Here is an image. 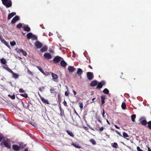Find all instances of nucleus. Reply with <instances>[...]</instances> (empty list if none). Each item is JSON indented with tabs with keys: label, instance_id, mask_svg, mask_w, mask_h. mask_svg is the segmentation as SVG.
<instances>
[{
	"label": "nucleus",
	"instance_id": "7",
	"mask_svg": "<svg viewBox=\"0 0 151 151\" xmlns=\"http://www.w3.org/2000/svg\"><path fill=\"white\" fill-rule=\"evenodd\" d=\"M52 76V80L56 82L57 81L56 80L58 78V76L56 74L53 73H51Z\"/></svg>",
	"mask_w": 151,
	"mask_h": 151
},
{
	"label": "nucleus",
	"instance_id": "61",
	"mask_svg": "<svg viewBox=\"0 0 151 151\" xmlns=\"http://www.w3.org/2000/svg\"><path fill=\"white\" fill-rule=\"evenodd\" d=\"M96 99L95 98H93L92 99V102L91 103H92V102H94V101H93L95 99Z\"/></svg>",
	"mask_w": 151,
	"mask_h": 151
},
{
	"label": "nucleus",
	"instance_id": "1",
	"mask_svg": "<svg viewBox=\"0 0 151 151\" xmlns=\"http://www.w3.org/2000/svg\"><path fill=\"white\" fill-rule=\"evenodd\" d=\"M3 4L6 7H10L12 4V2L11 0H1Z\"/></svg>",
	"mask_w": 151,
	"mask_h": 151
},
{
	"label": "nucleus",
	"instance_id": "54",
	"mask_svg": "<svg viewBox=\"0 0 151 151\" xmlns=\"http://www.w3.org/2000/svg\"><path fill=\"white\" fill-rule=\"evenodd\" d=\"M69 93L67 91H65V95L66 96H68L69 95Z\"/></svg>",
	"mask_w": 151,
	"mask_h": 151
},
{
	"label": "nucleus",
	"instance_id": "8",
	"mask_svg": "<svg viewBox=\"0 0 151 151\" xmlns=\"http://www.w3.org/2000/svg\"><path fill=\"white\" fill-rule=\"evenodd\" d=\"M38 95H39V96H40V99L44 103L49 104V103L48 102V101L47 99H45L43 98L40 95L39 93H38Z\"/></svg>",
	"mask_w": 151,
	"mask_h": 151
},
{
	"label": "nucleus",
	"instance_id": "27",
	"mask_svg": "<svg viewBox=\"0 0 151 151\" xmlns=\"http://www.w3.org/2000/svg\"><path fill=\"white\" fill-rule=\"evenodd\" d=\"M122 108V109L124 110L126 108V105L125 103L123 102L122 103L121 105Z\"/></svg>",
	"mask_w": 151,
	"mask_h": 151
},
{
	"label": "nucleus",
	"instance_id": "13",
	"mask_svg": "<svg viewBox=\"0 0 151 151\" xmlns=\"http://www.w3.org/2000/svg\"><path fill=\"white\" fill-rule=\"evenodd\" d=\"M60 64L61 66L63 67H65L67 65V63L63 60L60 61Z\"/></svg>",
	"mask_w": 151,
	"mask_h": 151
},
{
	"label": "nucleus",
	"instance_id": "49",
	"mask_svg": "<svg viewBox=\"0 0 151 151\" xmlns=\"http://www.w3.org/2000/svg\"><path fill=\"white\" fill-rule=\"evenodd\" d=\"M31 124L32 126L35 127H37V123H30Z\"/></svg>",
	"mask_w": 151,
	"mask_h": 151
},
{
	"label": "nucleus",
	"instance_id": "28",
	"mask_svg": "<svg viewBox=\"0 0 151 151\" xmlns=\"http://www.w3.org/2000/svg\"><path fill=\"white\" fill-rule=\"evenodd\" d=\"M60 111V116L62 117L63 116V115L64 114V112L63 110L62 109L61 107V106H60L59 107Z\"/></svg>",
	"mask_w": 151,
	"mask_h": 151
},
{
	"label": "nucleus",
	"instance_id": "59",
	"mask_svg": "<svg viewBox=\"0 0 151 151\" xmlns=\"http://www.w3.org/2000/svg\"><path fill=\"white\" fill-rule=\"evenodd\" d=\"M83 127L86 130H87L88 129V128L87 127H85V126H83Z\"/></svg>",
	"mask_w": 151,
	"mask_h": 151
},
{
	"label": "nucleus",
	"instance_id": "12",
	"mask_svg": "<svg viewBox=\"0 0 151 151\" xmlns=\"http://www.w3.org/2000/svg\"><path fill=\"white\" fill-rule=\"evenodd\" d=\"M16 15V13L14 12H13L8 14L7 19L8 20L10 19L11 18L13 17L14 16Z\"/></svg>",
	"mask_w": 151,
	"mask_h": 151
},
{
	"label": "nucleus",
	"instance_id": "26",
	"mask_svg": "<svg viewBox=\"0 0 151 151\" xmlns=\"http://www.w3.org/2000/svg\"><path fill=\"white\" fill-rule=\"evenodd\" d=\"M1 63L4 65H5L6 63V60L4 58H2L1 59Z\"/></svg>",
	"mask_w": 151,
	"mask_h": 151
},
{
	"label": "nucleus",
	"instance_id": "44",
	"mask_svg": "<svg viewBox=\"0 0 151 151\" xmlns=\"http://www.w3.org/2000/svg\"><path fill=\"white\" fill-rule=\"evenodd\" d=\"M90 141L94 145H95L96 144L95 141L93 139H90Z\"/></svg>",
	"mask_w": 151,
	"mask_h": 151
},
{
	"label": "nucleus",
	"instance_id": "4",
	"mask_svg": "<svg viewBox=\"0 0 151 151\" xmlns=\"http://www.w3.org/2000/svg\"><path fill=\"white\" fill-rule=\"evenodd\" d=\"M35 46L38 48H40L42 46V44L38 41H36L35 43Z\"/></svg>",
	"mask_w": 151,
	"mask_h": 151
},
{
	"label": "nucleus",
	"instance_id": "34",
	"mask_svg": "<svg viewBox=\"0 0 151 151\" xmlns=\"http://www.w3.org/2000/svg\"><path fill=\"white\" fill-rule=\"evenodd\" d=\"M20 95L21 96L25 97V98H27L28 97L27 94L26 93H25L24 94H20Z\"/></svg>",
	"mask_w": 151,
	"mask_h": 151
},
{
	"label": "nucleus",
	"instance_id": "60",
	"mask_svg": "<svg viewBox=\"0 0 151 151\" xmlns=\"http://www.w3.org/2000/svg\"><path fill=\"white\" fill-rule=\"evenodd\" d=\"M73 93H74V95H75L76 94V92L74 91H73Z\"/></svg>",
	"mask_w": 151,
	"mask_h": 151
},
{
	"label": "nucleus",
	"instance_id": "22",
	"mask_svg": "<svg viewBox=\"0 0 151 151\" xmlns=\"http://www.w3.org/2000/svg\"><path fill=\"white\" fill-rule=\"evenodd\" d=\"M12 77L15 78L17 79L18 78L19 75L18 74H17L14 73V72L12 73Z\"/></svg>",
	"mask_w": 151,
	"mask_h": 151
},
{
	"label": "nucleus",
	"instance_id": "39",
	"mask_svg": "<svg viewBox=\"0 0 151 151\" xmlns=\"http://www.w3.org/2000/svg\"><path fill=\"white\" fill-rule=\"evenodd\" d=\"M51 73L50 72L49 73V72H45L44 71V73H43V74L44 75L47 76H48V75H50Z\"/></svg>",
	"mask_w": 151,
	"mask_h": 151
},
{
	"label": "nucleus",
	"instance_id": "35",
	"mask_svg": "<svg viewBox=\"0 0 151 151\" xmlns=\"http://www.w3.org/2000/svg\"><path fill=\"white\" fill-rule=\"evenodd\" d=\"M123 137L125 138H126V137H129L128 134L125 132H123Z\"/></svg>",
	"mask_w": 151,
	"mask_h": 151
},
{
	"label": "nucleus",
	"instance_id": "41",
	"mask_svg": "<svg viewBox=\"0 0 151 151\" xmlns=\"http://www.w3.org/2000/svg\"><path fill=\"white\" fill-rule=\"evenodd\" d=\"M79 107L81 108V110H82L83 108V104L82 102L79 103Z\"/></svg>",
	"mask_w": 151,
	"mask_h": 151
},
{
	"label": "nucleus",
	"instance_id": "2",
	"mask_svg": "<svg viewBox=\"0 0 151 151\" xmlns=\"http://www.w3.org/2000/svg\"><path fill=\"white\" fill-rule=\"evenodd\" d=\"M61 59H63V58L60 56H56L53 59V60L54 63L55 64L58 63Z\"/></svg>",
	"mask_w": 151,
	"mask_h": 151
},
{
	"label": "nucleus",
	"instance_id": "37",
	"mask_svg": "<svg viewBox=\"0 0 151 151\" xmlns=\"http://www.w3.org/2000/svg\"><path fill=\"white\" fill-rule=\"evenodd\" d=\"M8 96L9 97L12 99H15V96L14 94H13V95L12 96L9 94L8 95Z\"/></svg>",
	"mask_w": 151,
	"mask_h": 151
},
{
	"label": "nucleus",
	"instance_id": "20",
	"mask_svg": "<svg viewBox=\"0 0 151 151\" xmlns=\"http://www.w3.org/2000/svg\"><path fill=\"white\" fill-rule=\"evenodd\" d=\"M142 124L146 127H148L151 130V123H142Z\"/></svg>",
	"mask_w": 151,
	"mask_h": 151
},
{
	"label": "nucleus",
	"instance_id": "19",
	"mask_svg": "<svg viewBox=\"0 0 151 151\" xmlns=\"http://www.w3.org/2000/svg\"><path fill=\"white\" fill-rule=\"evenodd\" d=\"M18 52L19 53L22 52L23 54V55L25 56H26L27 55V52L24 51V50L22 49H19V51H18Z\"/></svg>",
	"mask_w": 151,
	"mask_h": 151
},
{
	"label": "nucleus",
	"instance_id": "43",
	"mask_svg": "<svg viewBox=\"0 0 151 151\" xmlns=\"http://www.w3.org/2000/svg\"><path fill=\"white\" fill-rule=\"evenodd\" d=\"M117 144L116 143L114 142V144L112 146V147L115 148H117Z\"/></svg>",
	"mask_w": 151,
	"mask_h": 151
},
{
	"label": "nucleus",
	"instance_id": "58",
	"mask_svg": "<svg viewBox=\"0 0 151 151\" xmlns=\"http://www.w3.org/2000/svg\"><path fill=\"white\" fill-rule=\"evenodd\" d=\"M147 147L148 148V151H151V149H150V148H149V147L148 146H147Z\"/></svg>",
	"mask_w": 151,
	"mask_h": 151
},
{
	"label": "nucleus",
	"instance_id": "64",
	"mask_svg": "<svg viewBox=\"0 0 151 151\" xmlns=\"http://www.w3.org/2000/svg\"><path fill=\"white\" fill-rule=\"evenodd\" d=\"M28 149L27 148H26L25 149V151H28Z\"/></svg>",
	"mask_w": 151,
	"mask_h": 151
},
{
	"label": "nucleus",
	"instance_id": "33",
	"mask_svg": "<svg viewBox=\"0 0 151 151\" xmlns=\"http://www.w3.org/2000/svg\"><path fill=\"white\" fill-rule=\"evenodd\" d=\"M32 40H36L37 39V37L35 35H33L32 37L31 38Z\"/></svg>",
	"mask_w": 151,
	"mask_h": 151
},
{
	"label": "nucleus",
	"instance_id": "5",
	"mask_svg": "<svg viewBox=\"0 0 151 151\" xmlns=\"http://www.w3.org/2000/svg\"><path fill=\"white\" fill-rule=\"evenodd\" d=\"M140 123H151V121L147 122L146 120V118L145 117H142L139 119V120Z\"/></svg>",
	"mask_w": 151,
	"mask_h": 151
},
{
	"label": "nucleus",
	"instance_id": "36",
	"mask_svg": "<svg viewBox=\"0 0 151 151\" xmlns=\"http://www.w3.org/2000/svg\"><path fill=\"white\" fill-rule=\"evenodd\" d=\"M67 132L70 136L71 137L73 136V134L71 131H69V130H67Z\"/></svg>",
	"mask_w": 151,
	"mask_h": 151
},
{
	"label": "nucleus",
	"instance_id": "38",
	"mask_svg": "<svg viewBox=\"0 0 151 151\" xmlns=\"http://www.w3.org/2000/svg\"><path fill=\"white\" fill-rule=\"evenodd\" d=\"M71 145H73V146H74V147H76L77 148H81V147L80 146H78V144H75L73 143V144H72Z\"/></svg>",
	"mask_w": 151,
	"mask_h": 151
},
{
	"label": "nucleus",
	"instance_id": "23",
	"mask_svg": "<svg viewBox=\"0 0 151 151\" xmlns=\"http://www.w3.org/2000/svg\"><path fill=\"white\" fill-rule=\"evenodd\" d=\"M33 35L32 34V33H31V32L29 33L27 35V38L28 39H30L32 37Z\"/></svg>",
	"mask_w": 151,
	"mask_h": 151
},
{
	"label": "nucleus",
	"instance_id": "42",
	"mask_svg": "<svg viewBox=\"0 0 151 151\" xmlns=\"http://www.w3.org/2000/svg\"><path fill=\"white\" fill-rule=\"evenodd\" d=\"M22 27V24L21 23L18 24L17 26V28H21Z\"/></svg>",
	"mask_w": 151,
	"mask_h": 151
},
{
	"label": "nucleus",
	"instance_id": "24",
	"mask_svg": "<svg viewBox=\"0 0 151 151\" xmlns=\"http://www.w3.org/2000/svg\"><path fill=\"white\" fill-rule=\"evenodd\" d=\"M55 89L54 88H51L50 89V92L52 94H57V93L55 91Z\"/></svg>",
	"mask_w": 151,
	"mask_h": 151
},
{
	"label": "nucleus",
	"instance_id": "45",
	"mask_svg": "<svg viewBox=\"0 0 151 151\" xmlns=\"http://www.w3.org/2000/svg\"><path fill=\"white\" fill-rule=\"evenodd\" d=\"M27 72L29 74H30V75H31L32 76L33 75V74L32 73V72H31L29 69H27Z\"/></svg>",
	"mask_w": 151,
	"mask_h": 151
},
{
	"label": "nucleus",
	"instance_id": "50",
	"mask_svg": "<svg viewBox=\"0 0 151 151\" xmlns=\"http://www.w3.org/2000/svg\"><path fill=\"white\" fill-rule=\"evenodd\" d=\"M3 43H4L7 47H9V45L8 44V43L6 41H5Z\"/></svg>",
	"mask_w": 151,
	"mask_h": 151
},
{
	"label": "nucleus",
	"instance_id": "18",
	"mask_svg": "<svg viewBox=\"0 0 151 151\" xmlns=\"http://www.w3.org/2000/svg\"><path fill=\"white\" fill-rule=\"evenodd\" d=\"M23 29L24 31L27 32H29L31 30L30 28L28 25L24 26L23 27Z\"/></svg>",
	"mask_w": 151,
	"mask_h": 151
},
{
	"label": "nucleus",
	"instance_id": "62",
	"mask_svg": "<svg viewBox=\"0 0 151 151\" xmlns=\"http://www.w3.org/2000/svg\"><path fill=\"white\" fill-rule=\"evenodd\" d=\"M88 67L90 68V69H92V67L90 65H89V66H88Z\"/></svg>",
	"mask_w": 151,
	"mask_h": 151
},
{
	"label": "nucleus",
	"instance_id": "46",
	"mask_svg": "<svg viewBox=\"0 0 151 151\" xmlns=\"http://www.w3.org/2000/svg\"><path fill=\"white\" fill-rule=\"evenodd\" d=\"M100 83H101L102 86L103 85H105L106 84L105 82L104 81H101L100 82Z\"/></svg>",
	"mask_w": 151,
	"mask_h": 151
},
{
	"label": "nucleus",
	"instance_id": "32",
	"mask_svg": "<svg viewBox=\"0 0 151 151\" xmlns=\"http://www.w3.org/2000/svg\"><path fill=\"white\" fill-rule=\"evenodd\" d=\"M5 68V69L7 70L9 72H10L11 73H12L13 72L10 69L9 67H4V68Z\"/></svg>",
	"mask_w": 151,
	"mask_h": 151
},
{
	"label": "nucleus",
	"instance_id": "30",
	"mask_svg": "<svg viewBox=\"0 0 151 151\" xmlns=\"http://www.w3.org/2000/svg\"><path fill=\"white\" fill-rule=\"evenodd\" d=\"M102 86L101 83L99 82L98 83L96 88L100 89L102 88Z\"/></svg>",
	"mask_w": 151,
	"mask_h": 151
},
{
	"label": "nucleus",
	"instance_id": "11",
	"mask_svg": "<svg viewBox=\"0 0 151 151\" xmlns=\"http://www.w3.org/2000/svg\"><path fill=\"white\" fill-rule=\"evenodd\" d=\"M13 149L16 151H19L20 150V147L16 145H13L12 146Z\"/></svg>",
	"mask_w": 151,
	"mask_h": 151
},
{
	"label": "nucleus",
	"instance_id": "56",
	"mask_svg": "<svg viewBox=\"0 0 151 151\" xmlns=\"http://www.w3.org/2000/svg\"><path fill=\"white\" fill-rule=\"evenodd\" d=\"M104 129V128L103 127H101L99 129V130H100L101 131H102V130H103Z\"/></svg>",
	"mask_w": 151,
	"mask_h": 151
},
{
	"label": "nucleus",
	"instance_id": "52",
	"mask_svg": "<svg viewBox=\"0 0 151 151\" xmlns=\"http://www.w3.org/2000/svg\"><path fill=\"white\" fill-rule=\"evenodd\" d=\"M137 149L138 151H143L142 150H141L140 149V147L139 146L137 147Z\"/></svg>",
	"mask_w": 151,
	"mask_h": 151
},
{
	"label": "nucleus",
	"instance_id": "17",
	"mask_svg": "<svg viewBox=\"0 0 151 151\" xmlns=\"http://www.w3.org/2000/svg\"><path fill=\"white\" fill-rule=\"evenodd\" d=\"M48 49V47L47 46H44L40 49V51L42 52H44L46 51Z\"/></svg>",
	"mask_w": 151,
	"mask_h": 151
},
{
	"label": "nucleus",
	"instance_id": "63",
	"mask_svg": "<svg viewBox=\"0 0 151 151\" xmlns=\"http://www.w3.org/2000/svg\"><path fill=\"white\" fill-rule=\"evenodd\" d=\"M39 90L40 91H41V92L42 91V90L41 88H39Z\"/></svg>",
	"mask_w": 151,
	"mask_h": 151
},
{
	"label": "nucleus",
	"instance_id": "53",
	"mask_svg": "<svg viewBox=\"0 0 151 151\" xmlns=\"http://www.w3.org/2000/svg\"><path fill=\"white\" fill-rule=\"evenodd\" d=\"M63 104L65 106H67V102L65 100L63 102Z\"/></svg>",
	"mask_w": 151,
	"mask_h": 151
},
{
	"label": "nucleus",
	"instance_id": "29",
	"mask_svg": "<svg viewBox=\"0 0 151 151\" xmlns=\"http://www.w3.org/2000/svg\"><path fill=\"white\" fill-rule=\"evenodd\" d=\"M36 67L42 73H44V71L40 66H37Z\"/></svg>",
	"mask_w": 151,
	"mask_h": 151
},
{
	"label": "nucleus",
	"instance_id": "48",
	"mask_svg": "<svg viewBox=\"0 0 151 151\" xmlns=\"http://www.w3.org/2000/svg\"><path fill=\"white\" fill-rule=\"evenodd\" d=\"M3 135L2 134L0 133V141H1L3 138Z\"/></svg>",
	"mask_w": 151,
	"mask_h": 151
},
{
	"label": "nucleus",
	"instance_id": "3",
	"mask_svg": "<svg viewBox=\"0 0 151 151\" xmlns=\"http://www.w3.org/2000/svg\"><path fill=\"white\" fill-rule=\"evenodd\" d=\"M88 79L90 80H91L93 78V73L91 72H88L86 73Z\"/></svg>",
	"mask_w": 151,
	"mask_h": 151
},
{
	"label": "nucleus",
	"instance_id": "55",
	"mask_svg": "<svg viewBox=\"0 0 151 151\" xmlns=\"http://www.w3.org/2000/svg\"><path fill=\"white\" fill-rule=\"evenodd\" d=\"M103 111L102 113V115L104 117V115L105 114V111H104V109H103Z\"/></svg>",
	"mask_w": 151,
	"mask_h": 151
},
{
	"label": "nucleus",
	"instance_id": "16",
	"mask_svg": "<svg viewBox=\"0 0 151 151\" xmlns=\"http://www.w3.org/2000/svg\"><path fill=\"white\" fill-rule=\"evenodd\" d=\"M76 69L72 66H69L68 68V70L70 72H73Z\"/></svg>",
	"mask_w": 151,
	"mask_h": 151
},
{
	"label": "nucleus",
	"instance_id": "40",
	"mask_svg": "<svg viewBox=\"0 0 151 151\" xmlns=\"http://www.w3.org/2000/svg\"><path fill=\"white\" fill-rule=\"evenodd\" d=\"M10 43L11 46H14L16 45V43L15 41H13L12 42H10Z\"/></svg>",
	"mask_w": 151,
	"mask_h": 151
},
{
	"label": "nucleus",
	"instance_id": "57",
	"mask_svg": "<svg viewBox=\"0 0 151 151\" xmlns=\"http://www.w3.org/2000/svg\"><path fill=\"white\" fill-rule=\"evenodd\" d=\"M116 132H117V133L119 134L120 136H122V135H121L120 133L116 131Z\"/></svg>",
	"mask_w": 151,
	"mask_h": 151
},
{
	"label": "nucleus",
	"instance_id": "47",
	"mask_svg": "<svg viewBox=\"0 0 151 151\" xmlns=\"http://www.w3.org/2000/svg\"><path fill=\"white\" fill-rule=\"evenodd\" d=\"M0 39L1 40V41L2 42L4 43V42L6 41V40L3 38L1 37H0Z\"/></svg>",
	"mask_w": 151,
	"mask_h": 151
},
{
	"label": "nucleus",
	"instance_id": "9",
	"mask_svg": "<svg viewBox=\"0 0 151 151\" xmlns=\"http://www.w3.org/2000/svg\"><path fill=\"white\" fill-rule=\"evenodd\" d=\"M19 20V18L18 16H16L13 18L12 19L11 21V23L12 24L15 23L16 22Z\"/></svg>",
	"mask_w": 151,
	"mask_h": 151
},
{
	"label": "nucleus",
	"instance_id": "6",
	"mask_svg": "<svg viewBox=\"0 0 151 151\" xmlns=\"http://www.w3.org/2000/svg\"><path fill=\"white\" fill-rule=\"evenodd\" d=\"M44 57L45 59H50L52 58V56L49 53H46L44 54Z\"/></svg>",
	"mask_w": 151,
	"mask_h": 151
},
{
	"label": "nucleus",
	"instance_id": "31",
	"mask_svg": "<svg viewBox=\"0 0 151 151\" xmlns=\"http://www.w3.org/2000/svg\"><path fill=\"white\" fill-rule=\"evenodd\" d=\"M136 115L133 114L131 116V119L133 122H134L135 121V119L136 118Z\"/></svg>",
	"mask_w": 151,
	"mask_h": 151
},
{
	"label": "nucleus",
	"instance_id": "25",
	"mask_svg": "<svg viewBox=\"0 0 151 151\" xmlns=\"http://www.w3.org/2000/svg\"><path fill=\"white\" fill-rule=\"evenodd\" d=\"M103 92L105 94H107L109 93V90L106 88H105L103 91Z\"/></svg>",
	"mask_w": 151,
	"mask_h": 151
},
{
	"label": "nucleus",
	"instance_id": "10",
	"mask_svg": "<svg viewBox=\"0 0 151 151\" xmlns=\"http://www.w3.org/2000/svg\"><path fill=\"white\" fill-rule=\"evenodd\" d=\"M3 144L5 146L8 148H10V143L9 141H4L3 142Z\"/></svg>",
	"mask_w": 151,
	"mask_h": 151
},
{
	"label": "nucleus",
	"instance_id": "51",
	"mask_svg": "<svg viewBox=\"0 0 151 151\" xmlns=\"http://www.w3.org/2000/svg\"><path fill=\"white\" fill-rule=\"evenodd\" d=\"M19 92L21 93L24 92V90L22 88H20L19 89Z\"/></svg>",
	"mask_w": 151,
	"mask_h": 151
},
{
	"label": "nucleus",
	"instance_id": "21",
	"mask_svg": "<svg viewBox=\"0 0 151 151\" xmlns=\"http://www.w3.org/2000/svg\"><path fill=\"white\" fill-rule=\"evenodd\" d=\"M105 95H102L101 96V104L102 105H103L105 102L104 100L105 99Z\"/></svg>",
	"mask_w": 151,
	"mask_h": 151
},
{
	"label": "nucleus",
	"instance_id": "14",
	"mask_svg": "<svg viewBox=\"0 0 151 151\" xmlns=\"http://www.w3.org/2000/svg\"><path fill=\"white\" fill-rule=\"evenodd\" d=\"M98 83L97 81L95 80L92 81L90 83V86L92 87H94L96 86Z\"/></svg>",
	"mask_w": 151,
	"mask_h": 151
},
{
	"label": "nucleus",
	"instance_id": "15",
	"mask_svg": "<svg viewBox=\"0 0 151 151\" xmlns=\"http://www.w3.org/2000/svg\"><path fill=\"white\" fill-rule=\"evenodd\" d=\"M83 71L81 69L79 68L78 69L77 73L79 76H80L81 78V75L83 73Z\"/></svg>",
	"mask_w": 151,
	"mask_h": 151
}]
</instances>
